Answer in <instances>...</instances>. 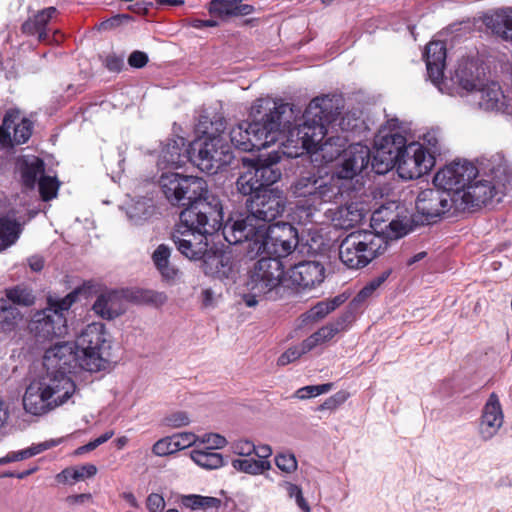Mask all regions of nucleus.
Instances as JSON below:
<instances>
[{
    "instance_id": "nucleus-1",
    "label": "nucleus",
    "mask_w": 512,
    "mask_h": 512,
    "mask_svg": "<svg viewBox=\"0 0 512 512\" xmlns=\"http://www.w3.org/2000/svg\"><path fill=\"white\" fill-rule=\"evenodd\" d=\"M72 357L66 348L46 349L43 365L46 374L39 382L31 383L23 396V406L27 413L34 416L45 415L68 403L77 392L72 376L80 370L73 366Z\"/></svg>"
},
{
    "instance_id": "nucleus-2",
    "label": "nucleus",
    "mask_w": 512,
    "mask_h": 512,
    "mask_svg": "<svg viewBox=\"0 0 512 512\" xmlns=\"http://www.w3.org/2000/svg\"><path fill=\"white\" fill-rule=\"evenodd\" d=\"M339 102L340 99L335 96L314 98L303 114V123L294 128H291L294 109L289 105L292 114H286L280 119L282 134L278 142L282 153L289 158L310 154L323 141L327 133L326 124L334 121L339 114Z\"/></svg>"
},
{
    "instance_id": "nucleus-3",
    "label": "nucleus",
    "mask_w": 512,
    "mask_h": 512,
    "mask_svg": "<svg viewBox=\"0 0 512 512\" xmlns=\"http://www.w3.org/2000/svg\"><path fill=\"white\" fill-rule=\"evenodd\" d=\"M491 179L479 178L477 166L466 159H456L440 167L434 174L432 183L441 190L447 191L451 198L456 192L459 196H473L472 203H467V211L487 205L494 199L499 201L503 194L504 183L500 168L492 170ZM471 201V199H468Z\"/></svg>"
},
{
    "instance_id": "nucleus-4",
    "label": "nucleus",
    "mask_w": 512,
    "mask_h": 512,
    "mask_svg": "<svg viewBox=\"0 0 512 512\" xmlns=\"http://www.w3.org/2000/svg\"><path fill=\"white\" fill-rule=\"evenodd\" d=\"M223 206L219 199L198 201L180 213V224L172 235L178 251L192 261L204 262L213 249L208 236L222 227Z\"/></svg>"
},
{
    "instance_id": "nucleus-5",
    "label": "nucleus",
    "mask_w": 512,
    "mask_h": 512,
    "mask_svg": "<svg viewBox=\"0 0 512 512\" xmlns=\"http://www.w3.org/2000/svg\"><path fill=\"white\" fill-rule=\"evenodd\" d=\"M286 114H292L289 104L270 98L257 99L249 111L251 122L243 121L231 129L232 144L239 150L250 152L278 143L282 134L280 119Z\"/></svg>"
},
{
    "instance_id": "nucleus-6",
    "label": "nucleus",
    "mask_w": 512,
    "mask_h": 512,
    "mask_svg": "<svg viewBox=\"0 0 512 512\" xmlns=\"http://www.w3.org/2000/svg\"><path fill=\"white\" fill-rule=\"evenodd\" d=\"M53 347L66 348L72 357L70 362L80 371L98 373L110 368L112 340L102 322L85 326L74 342H58Z\"/></svg>"
},
{
    "instance_id": "nucleus-7",
    "label": "nucleus",
    "mask_w": 512,
    "mask_h": 512,
    "mask_svg": "<svg viewBox=\"0 0 512 512\" xmlns=\"http://www.w3.org/2000/svg\"><path fill=\"white\" fill-rule=\"evenodd\" d=\"M286 198L277 188L263 190L253 195L248 203L249 214L229 219L222 228L224 239L229 244L242 243L258 227H269L267 223L280 216L285 208Z\"/></svg>"
},
{
    "instance_id": "nucleus-8",
    "label": "nucleus",
    "mask_w": 512,
    "mask_h": 512,
    "mask_svg": "<svg viewBox=\"0 0 512 512\" xmlns=\"http://www.w3.org/2000/svg\"><path fill=\"white\" fill-rule=\"evenodd\" d=\"M246 254L250 258L267 254L272 258L286 257L298 244V232L289 223H276L269 227H258L248 238H245Z\"/></svg>"
},
{
    "instance_id": "nucleus-9",
    "label": "nucleus",
    "mask_w": 512,
    "mask_h": 512,
    "mask_svg": "<svg viewBox=\"0 0 512 512\" xmlns=\"http://www.w3.org/2000/svg\"><path fill=\"white\" fill-rule=\"evenodd\" d=\"M333 182V177L326 181L322 177H302L292 186V194L303 200L297 203L293 212V220L306 225L312 222L314 212L323 203L332 202L339 194L340 187Z\"/></svg>"
},
{
    "instance_id": "nucleus-10",
    "label": "nucleus",
    "mask_w": 512,
    "mask_h": 512,
    "mask_svg": "<svg viewBox=\"0 0 512 512\" xmlns=\"http://www.w3.org/2000/svg\"><path fill=\"white\" fill-rule=\"evenodd\" d=\"M388 247L383 235L368 229L349 233L340 243V261L349 269H361L382 255Z\"/></svg>"
},
{
    "instance_id": "nucleus-11",
    "label": "nucleus",
    "mask_w": 512,
    "mask_h": 512,
    "mask_svg": "<svg viewBox=\"0 0 512 512\" xmlns=\"http://www.w3.org/2000/svg\"><path fill=\"white\" fill-rule=\"evenodd\" d=\"M233 158L229 144L220 134L203 131V135L190 143V161L205 173H217L229 165Z\"/></svg>"
},
{
    "instance_id": "nucleus-12",
    "label": "nucleus",
    "mask_w": 512,
    "mask_h": 512,
    "mask_svg": "<svg viewBox=\"0 0 512 512\" xmlns=\"http://www.w3.org/2000/svg\"><path fill=\"white\" fill-rule=\"evenodd\" d=\"M284 277V267L279 259L263 257L257 261L246 283L248 294L244 302L248 307L256 306L277 289Z\"/></svg>"
},
{
    "instance_id": "nucleus-13",
    "label": "nucleus",
    "mask_w": 512,
    "mask_h": 512,
    "mask_svg": "<svg viewBox=\"0 0 512 512\" xmlns=\"http://www.w3.org/2000/svg\"><path fill=\"white\" fill-rule=\"evenodd\" d=\"M159 185L167 200L173 205L184 199L189 201V205L198 201L211 202L212 199H219L208 192L206 181L197 176L166 172L161 174Z\"/></svg>"
},
{
    "instance_id": "nucleus-14",
    "label": "nucleus",
    "mask_w": 512,
    "mask_h": 512,
    "mask_svg": "<svg viewBox=\"0 0 512 512\" xmlns=\"http://www.w3.org/2000/svg\"><path fill=\"white\" fill-rule=\"evenodd\" d=\"M473 196L465 194L459 196L456 192L454 198H451L447 191L441 189L427 188L420 191L415 200V208L423 221L427 223L436 222L446 213H458L467 211V203H472L468 199Z\"/></svg>"
},
{
    "instance_id": "nucleus-15",
    "label": "nucleus",
    "mask_w": 512,
    "mask_h": 512,
    "mask_svg": "<svg viewBox=\"0 0 512 512\" xmlns=\"http://www.w3.org/2000/svg\"><path fill=\"white\" fill-rule=\"evenodd\" d=\"M484 76L482 62L477 57H462L457 61L450 79H445L439 86V91L450 96H468L481 85Z\"/></svg>"
},
{
    "instance_id": "nucleus-16",
    "label": "nucleus",
    "mask_w": 512,
    "mask_h": 512,
    "mask_svg": "<svg viewBox=\"0 0 512 512\" xmlns=\"http://www.w3.org/2000/svg\"><path fill=\"white\" fill-rule=\"evenodd\" d=\"M406 143L405 136L400 132L381 129L374 138L373 170L377 174H384L394 168Z\"/></svg>"
},
{
    "instance_id": "nucleus-17",
    "label": "nucleus",
    "mask_w": 512,
    "mask_h": 512,
    "mask_svg": "<svg viewBox=\"0 0 512 512\" xmlns=\"http://www.w3.org/2000/svg\"><path fill=\"white\" fill-rule=\"evenodd\" d=\"M436 165V160L419 144L406 143L395 165L398 176L403 180H417L428 175Z\"/></svg>"
},
{
    "instance_id": "nucleus-18",
    "label": "nucleus",
    "mask_w": 512,
    "mask_h": 512,
    "mask_svg": "<svg viewBox=\"0 0 512 512\" xmlns=\"http://www.w3.org/2000/svg\"><path fill=\"white\" fill-rule=\"evenodd\" d=\"M395 204L381 206L371 216L370 231L383 235L388 241L405 236L410 230V223L406 216H400L395 212Z\"/></svg>"
},
{
    "instance_id": "nucleus-19",
    "label": "nucleus",
    "mask_w": 512,
    "mask_h": 512,
    "mask_svg": "<svg viewBox=\"0 0 512 512\" xmlns=\"http://www.w3.org/2000/svg\"><path fill=\"white\" fill-rule=\"evenodd\" d=\"M29 328L36 338L43 340L64 337L68 333L64 314L47 308L35 313Z\"/></svg>"
},
{
    "instance_id": "nucleus-20",
    "label": "nucleus",
    "mask_w": 512,
    "mask_h": 512,
    "mask_svg": "<svg viewBox=\"0 0 512 512\" xmlns=\"http://www.w3.org/2000/svg\"><path fill=\"white\" fill-rule=\"evenodd\" d=\"M34 124L18 109L8 110L2 120V148L26 143L33 132Z\"/></svg>"
},
{
    "instance_id": "nucleus-21",
    "label": "nucleus",
    "mask_w": 512,
    "mask_h": 512,
    "mask_svg": "<svg viewBox=\"0 0 512 512\" xmlns=\"http://www.w3.org/2000/svg\"><path fill=\"white\" fill-rule=\"evenodd\" d=\"M370 157L371 153L367 145L352 144L343 149L334 175L337 179H352L367 168Z\"/></svg>"
},
{
    "instance_id": "nucleus-22",
    "label": "nucleus",
    "mask_w": 512,
    "mask_h": 512,
    "mask_svg": "<svg viewBox=\"0 0 512 512\" xmlns=\"http://www.w3.org/2000/svg\"><path fill=\"white\" fill-rule=\"evenodd\" d=\"M504 423V413L499 397L491 393L483 406L478 432L482 440H491Z\"/></svg>"
},
{
    "instance_id": "nucleus-23",
    "label": "nucleus",
    "mask_w": 512,
    "mask_h": 512,
    "mask_svg": "<svg viewBox=\"0 0 512 512\" xmlns=\"http://www.w3.org/2000/svg\"><path fill=\"white\" fill-rule=\"evenodd\" d=\"M190 161V148L186 147L183 137L176 136L167 139L162 144L157 158L159 169H177Z\"/></svg>"
},
{
    "instance_id": "nucleus-24",
    "label": "nucleus",
    "mask_w": 512,
    "mask_h": 512,
    "mask_svg": "<svg viewBox=\"0 0 512 512\" xmlns=\"http://www.w3.org/2000/svg\"><path fill=\"white\" fill-rule=\"evenodd\" d=\"M201 267L206 275L220 280H234L238 273L231 253L217 249L210 251Z\"/></svg>"
},
{
    "instance_id": "nucleus-25",
    "label": "nucleus",
    "mask_w": 512,
    "mask_h": 512,
    "mask_svg": "<svg viewBox=\"0 0 512 512\" xmlns=\"http://www.w3.org/2000/svg\"><path fill=\"white\" fill-rule=\"evenodd\" d=\"M273 451L270 445H255L254 455L257 458H235L231 461L234 470L252 476L263 475L272 467L269 458Z\"/></svg>"
},
{
    "instance_id": "nucleus-26",
    "label": "nucleus",
    "mask_w": 512,
    "mask_h": 512,
    "mask_svg": "<svg viewBox=\"0 0 512 512\" xmlns=\"http://www.w3.org/2000/svg\"><path fill=\"white\" fill-rule=\"evenodd\" d=\"M92 310L102 319L113 320L126 312L127 300L120 291H105L98 295Z\"/></svg>"
},
{
    "instance_id": "nucleus-27",
    "label": "nucleus",
    "mask_w": 512,
    "mask_h": 512,
    "mask_svg": "<svg viewBox=\"0 0 512 512\" xmlns=\"http://www.w3.org/2000/svg\"><path fill=\"white\" fill-rule=\"evenodd\" d=\"M325 278L324 266L316 261L301 262L289 271L291 283L299 288L309 289L323 282Z\"/></svg>"
},
{
    "instance_id": "nucleus-28",
    "label": "nucleus",
    "mask_w": 512,
    "mask_h": 512,
    "mask_svg": "<svg viewBox=\"0 0 512 512\" xmlns=\"http://www.w3.org/2000/svg\"><path fill=\"white\" fill-rule=\"evenodd\" d=\"M427 75L435 87L444 82V68L446 60V46L442 41H431L424 53Z\"/></svg>"
},
{
    "instance_id": "nucleus-29",
    "label": "nucleus",
    "mask_w": 512,
    "mask_h": 512,
    "mask_svg": "<svg viewBox=\"0 0 512 512\" xmlns=\"http://www.w3.org/2000/svg\"><path fill=\"white\" fill-rule=\"evenodd\" d=\"M282 156L285 155L282 153L280 145H278L277 150H272L267 157H259L253 164V169L263 189L280 180L282 173L277 167V163Z\"/></svg>"
},
{
    "instance_id": "nucleus-30",
    "label": "nucleus",
    "mask_w": 512,
    "mask_h": 512,
    "mask_svg": "<svg viewBox=\"0 0 512 512\" xmlns=\"http://www.w3.org/2000/svg\"><path fill=\"white\" fill-rule=\"evenodd\" d=\"M333 224L341 229L352 228L365 217L366 210L361 203L352 202L329 211Z\"/></svg>"
},
{
    "instance_id": "nucleus-31",
    "label": "nucleus",
    "mask_w": 512,
    "mask_h": 512,
    "mask_svg": "<svg viewBox=\"0 0 512 512\" xmlns=\"http://www.w3.org/2000/svg\"><path fill=\"white\" fill-rule=\"evenodd\" d=\"M26 224L23 215L16 210H10L2 215V250L14 245Z\"/></svg>"
},
{
    "instance_id": "nucleus-32",
    "label": "nucleus",
    "mask_w": 512,
    "mask_h": 512,
    "mask_svg": "<svg viewBox=\"0 0 512 512\" xmlns=\"http://www.w3.org/2000/svg\"><path fill=\"white\" fill-rule=\"evenodd\" d=\"M344 147V142L341 138H328L324 143L321 142L310 152L311 162L315 167H321L328 164L335 159H340Z\"/></svg>"
},
{
    "instance_id": "nucleus-33",
    "label": "nucleus",
    "mask_w": 512,
    "mask_h": 512,
    "mask_svg": "<svg viewBox=\"0 0 512 512\" xmlns=\"http://www.w3.org/2000/svg\"><path fill=\"white\" fill-rule=\"evenodd\" d=\"M17 167L27 188H34L37 180L44 175V162L34 155L20 157L17 160Z\"/></svg>"
},
{
    "instance_id": "nucleus-34",
    "label": "nucleus",
    "mask_w": 512,
    "mask_h": 512,
    "mask_svg": "<svg viewBox=\"0 0 512 512\" xmlns=\"http://www.w3.org/2000/svg\"><path fill=\"white\" fill-rule=\"evenodd\" d=\"M57 15L55 7H48L39 11L33 18L22 25V30L28 35H37L39 41L47 38V24Z\"/></svg>"
},
{
    "instance_id": "nucleus-35",
    "label": "nucleus",
    "mask_w": 512,
    "mask_h": 512,
    "mask_svg": "<svg viewBox=\"0 0 512 512\" xmlns=\"http://www.w3.org/2000/svg\"><path fill=\"white\" fill-rule=\"evenodd\" d=\"M486 25L505 40L512 41V8L500 9L485 18Z\"/></svg>"
},
{
    "instance_id": "nucleus-36",
    "label": "nucleus",
    "mask_w": 512,
    "mask_h": 512,
    "mask_svg": "<svg viewBox=\"0 0 512 512\" xmlns=\"http://www.w3.org/2000/svg\"><path fill=\"white\" fill-rule=\"evenodd\" d=\"M344 329L345 327L343 321L339 320L334 323H328L303 340L304 348L311 351L318 346L324 345Z\"/></svg>"
},
{
    "instance_id": "nucleus-37",
    "label": "nucleus",
    "mask_w": 512,
    "mask_h": 512,
    "mask_svg": "<svg viewBox=\"0 0 512 512\" xmlns=\"http://www.w3.org/2000/svg\"><path fill=\"white\" fill-rule=\"evenodd\" d=\"M171 248L166 244H160L152 253V261L156 269L166 280H174L178 275V269L170 264Z\"/></svg>"
},
{
    "instance_id": "nucleus-38",
    "label": "nucleus",
    "mask_w": 512,
    "mask_h": 512,
    "mask_svg": "<svg viewBox=\"0 0 512 512\" xmlns=\"http://www.w3.org/2000/svg\"><path fill=\"white\" fill-rule=\"evenodd\" d=\"M209 11L219 16L248 15L253 11V7L242 4L241 0H213Z\"/></svg>"
},
{
    "instance_id": "nucleus-39",
    "label": "nucleus",
    "mask_w": 512,
    "mask_h": 512,
    "mask_svg": "<svg viewBox=\"0 0 512 512\" xmlns=\"http://www.w3.org/2000/svg\"><path fill=\"white\" fill-rule=\"evenodd\" d=\"M97 467L94 464H84L65 468L56 475V480L62 484H74L95 476Z\"/></svg>"
},
{
    "instance_id": "nucleus-40",
    "label": "nucleus",
    "mask_w": 512,
    "mask_h": 512,
    "mask_svg": "<svg viewBox=\"0 0 512 512\" xmlns=\"http://www.w3.org/2000/svg\"><path fill=\"white\" fill-rule=\"evenodd\" d=\"M190 458L197 466L207 470L219 469L224 465L221 453L200 447L191 450Z\"/></svg>"
},
{
    "instance_id": "nucleus-41",
    "label": "nucleus",
    "mask_w": 512,
    "mask_h": 512,
    "mask_svg": "<svg viewBox=\"0 0 512 512\" xmlns=\"http://www.w3.org/2000/svg\"><path fill=\"white\" fill-rule=\"evenodd\" d=\"M62 441H63V438L52 439L49 441H45L43 443L33 445L29 448H26V449H23L20 451L9 452L5 457H2V464L30 458V457L35 456L45 450H48L52 447L59 445L60 443H62Z\"/></svg>"
},
{
    "instance_id": "nucleus-42",
    "label": "nucleus",
    "mask_w": 512,
    "mask_h": 512,
    "mask_svg": "<svg viewBox=\"0 0 512 512\" xmlns=\"http://www.w3.org/2000/svg\"><path fill=\"white\" fill-rule=\"evenodd\" d=\"M179 502L183 507L193 511L218 508L221 503L218 498L197 494L181 495Z\"/></svg>"
},
{
    "instance_id": "nucleus-43",
    "label": "nucleus",
    "mask_w": 512,
    "mask_h": 512,
    "mask_svg": "<svg viewBox=\"0 0 512 512\" xmlns=\"http://www.w3.org/2000/svg\"><path fill=\"white\" fill-rule=\"evenodd\" d=\"M414 142L419 143L435 160L437 156L441 154L442 134L438 128H431L427 130L423 134L419 135L418 140Z\"/></svg>"
},
{
    "instance_id": "nucleus-44",
    "label": "nucleus",
    "mask_w": 512,
    "mask_h": 512,
    "mask_svg": "<svg viewBox=\"0 0 512 512\" xmlns=\"http://www.w3.org/2000/svg\"><path fill=\"white\" fill-rule=\"evenodd\" d=\"M236 185L238 191L243 195H256L264 190L259 178L255 174L253 166L239 176Z\"/></svg>"
},
{
    "instance_id": "nucleus-45",
    "label": "nucleus",
    "mask_w": 512,
    "mask_h": 512,
    "mask_svg": "<svg viewBox=\"0 0 512 512\" xmlns=\"http://www.w3.org/2000/svg\"><path fill=\"white\" fill-rule=\"evenodd\" d=\"M151 208V201L146 198L139 199L135 202L132 201L125 206L128 218L135 223L146 219L150 215Z\"/></svg>"
},
{
    "instance_id": "nucleus-46",
    "label": "nucleus",
    "mask_w": 512,
    "mask_h": 512,
    "mask_svg": "<svg viewBox=\"0 0 512 512\" xmlns=\"http://www.w3.org/2000/svg\"><path fill=\"white\" fill-rule=\"evenodd\" d=\"M6 297L12 303L21 306H31L35 302V296L32 291L22 285L7 289Z\"/></svg>"
},
{
    "instance_id": "nucleus-47",
    "label": "nucleus",
    "mask_w": 512,
    "mask_h": 512,
    "mask_svg": "<svg viewBox=\"0 0 512 512\" xmlns=\"http://www.w3.org/2000/svg\"><path fill=\"white\" fill-rule=\"evenodd\" d=\"M151 452L156 457H168L178 452L173 435L158 439L151 447Z\"/></svg>"
},
{
    "instance_id": "nucleus-48",
    "label": "nucleus",
    "mask_w": 512,
    "mask_h": 512,
    "mask_svg": "<svg viewBox=\"0 0 512 512\" xmlns=\"http://www.w3.org/2000/svg\"><path fill=\"white\" fill-rule=\"evenodd\" d=\"M276 467L285 475H292L298 469L296 456L291 452H279L274 457Z\"/></svg>"
},
{
    "instance_id": "nucleus-49",
    "label": "nucleus",
    "mask_w": 512,
    "mask_h": 512,
    "mask_svg": "<svg viewBox=\"0 0 512 512\" xmlns=\"http://www.w3.org/2000/svg\"><path fill=\"white\" fill-rule=\"evenodd\" d=\"M39 192L44 201H49L57 196L60 186L56 177L41 176L38 181Z\"/></svg>"
},
{
    "instance_id": "nucleus-50",
    "label": "nucleus",
    "mask_w": 512,
    "mask_h": 512,
    "mask_svg": "<svg viewBox=\"0 0 512 512\" xmlns=\"http://www.w3.org/2000/svg\"><path fill=\"white\" fill-rule=\"evenodd\" d=\"M164 426L178 429L191 423V416L186 411H173L166 414L162 420Z\"/></svg>"
},
{
    "instance_id": "nucleus-51",
    "label": "nucleus",
    "mask_w": 512,
    "mask_h": 512,
    "mask_svg": "<svg viewBox=\"0 0 512 512\" xmlns=\"http://www.w3.org/2000/svg\"><path fill=\"white\" fill-rule=\"evenodd\" d=\"M390 271H384L381 275L370 280L357 294L356 300L361 302L371 297L374 292L388 279Z\"/></svg>"
},
{
    "instance_id": "nucleus-52",
    "label": "nucleus",
    "mask_w": 512,
    "mask_h": 512,
    "mask_svg": "<svg viewBox=\"0 0 512 512\" xmlns=\"http://www.w3.org/2000/svg\"><path fill=\"white\" fill-rule=\"evenodd\" d=\"M333 387L332 383L320 385H309L299 388L295 392V397L300 400L310 399L329 392Z\"/></svg>"
},
{
    "instance_id": "nucleus-53",
    "label": "nucleus",
    "mask_w": 512,
    "mask_h": 512,
    "mask_svg": "<svg viewBox=\"0 0 512 512\" xmlns=\"http://www.w3.org/2000/svg\"><path fill=\"white\" fill-rule=\"evenodd\" d=\"M199 446L203 445V449L215 451L224 448L228 441L227 439L217 433H205L199 436Z\"/></svg>"
},
{
    "instance_id": "nucleus-54",
    "label": "nucleus",
    "mask_w": 512,
    "mask_h": 512,
    "mask_svg": "<svg viewBox=\"0 0 512 512\" xmlns=\"http://www.w3.org/2000/svg\"><path fill=\"white\" fill-rule=\"evenodd\" d=\"M79 292H80L79 289H75L74 291H72L71 293H69L68 295H66L65 297H63L61 299H54L52 297H49L48 298L49 306L47 307V309H53V310L59 311L60 313L63 314V312L67 311L72 306V304L76 301Z\"/></svg>"
},
{
    "instance_id": "nucleus-55",
    "label": "nucleus",
    "mask_w": 512,
    "mask_h": 512,
    "mask_svg": "<svg viewBox=\"0 0 512 512\" xmlns=\"http://www.w3.org/2000/svg\"><path fill=\"white\" fill-rule=\"evenodd\" d=\"M288 496L290 498L295 499V502L297 506L303 511V512H310V506L307 503L306 499L303 496V492L300 486H298L295 483L292 482H285L283 484Z\"/></svg>"
},
{
    "instance_id": "nucleus-56",
    "label": "nucleus",
    "mask_w": 512,
    "mask_h": 512,
    "mask_svg": "<svg viewBox=\"0 0 512 512\" xmlns=\"http://www.w3.org/2000/svg\"><path fill=\"white\" fill-rule=\"evenodd\" d=\"M231 450L239 458H253L255 444L248 439H238L231 444Z\"/></svg>"
},
{
    "instance_id": "nucleus-57",
    "label": "nucleus",
    "mask_w": 512,
    "mask_h": 512,
    "mask_svg": "<svg viewBox=\"0 0 512 512\" xmlns=\"http://www.w3.org/2000/svg\"><path fill=\"white\" fill-rule=\"evenodd\" d=\"M178 449V452L193 446H199V435L193 432H179L172 434Z\"/></svg>"
},
{
    "instance_id": "nucleus-58",
    "label": "nucleus",
    "mask_w": 512,
    "mask_h": 512,
    "mask_svg": "<svg viewBox=\"0 0 512 512\" xmlns=\"http://www.w3.org/2000/svg\"><path fill=\"white\" fill-rule=\"evenodd\" d=\"M309 350H306L304 348V341L301 342L299 346H294L289 349H287L283 354L280 355L278 358V365L285 366L289 363H292L299 359L302 355L308 353Z\"/></svg>"
},
{
    "instance_id": "nucleus-59",
    "label": "nucleus",
    "mask_w": 512,
    "mask_h": 512,
    "mask_svg": "<svg viewBox=\"0 0 512 512\" xmlns=\"http://www.w3.org/2000/svg\"><path fill=\"white\" fill-rule=\"evenodd\" d=\"M338 305V299H333L327 302H320L316 304L313 308H311V310L309 311V317L312 319H322L329 313H331L333 310H335Z\"/></svg>"
},
{
    "instance_id": "nucleus-60",
    "label": "nucleus",
    "mask_w": 512,
    "mask_h": 512,
    "mask_svg": "<svg viewBox=\"0 0 512 512\" xmlns=\"http://www.w3.org/2000/svg\"><path fill=\"white\" fill-rule=\"evenodd\" d=\"M21 319V314L16 308L2 307V331L12 329Z\"/></svg>"
},
{
    "instance_id": "nucleus-61",
    "label": "nucleus",
    "mask_w": 512,
    "mask_h": 512,
    "mask_svg": "<svg viewBox=\"0 0 512 512\" xmlns=\"http://www.w3.org/2000/svg\"><path fill=\"white\" fill-rule=\"evenodd\" d=\"M349 397L350 394L347 391H338L334 395L327 398L320 406V409L334 410L344 404Z\"/></svg>"
},
{
    "instance_id": "nucleus-62",
    "label": "nucleus",
    "mask_w": 512,
    "mask_h": 512,
    "mask_svg": "<svg viewBox=\"0 0 512 512\" xmlns=\"http://www.w3.org/2000/svg\"><path fill=\"white\" fill-rule=\"evenodd\" d=\"M164 497L159 493H151L146 499V508L149 512H163L165 509Z\"/></svg>"
},
{
    "instance_id": "nucleus-63",
    "label": "nucleus",
    "mask_w": 512,
    "mask_h": 512,
    "mask_svg": "<svg viewBox=\"0 0 512 512\" xmlns=\"http://www.w3.org/2000/svg\"><path fill=\"white\" fill-rule=\"evenodd\" d=\"M148 55L145 52L136 50L128 57V64L133 68H143L148 63Z\"/></svg>"
},
{
    "instance_id": "nucleus-64",
    "label": "nucleus",
    "mask_w": 512,
    "mask_h": 512,
    "mask_svg": "<svg viewBox=\"0 0 512 512\" xmlns=\"http://www.w3.org/2000/svg\"><path fill=\"white\" fill-rule=\"evenodd\" d=\"M144 300L155 306H161L167 301V296L163 292L146 291L144 293Z\"/></svg>"
}]
</instances>
